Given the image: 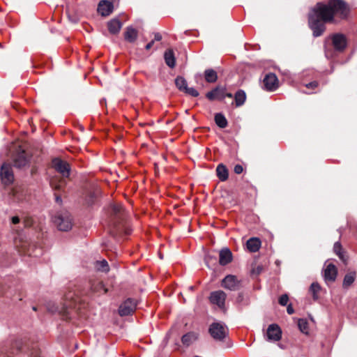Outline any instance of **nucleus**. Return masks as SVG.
I'll return each mask as SVG.
<instances>
[{
  "mask_svg": "<svg viewBox=\"0 0 357 357\" xmlns=\"http://www.w3.org/2000/svg\"><path fill=\"white\" fill-rule=\"evenodd\" d=\"M66 303L63 304V310L66 311L68 309L75 307L78 295L75 293L68 292L65 296Z\"/></svg>",
  "mask_w": 357,
  "mask_h": 357,
  "instance_id": "obj_19",
  "label": "nucleus"
},
{
  "mask_svg": "<svg viewBox=\"0 0 357 357\" xmlns=\"http://www.w3.org/2000/svg\"><path fill=\"white\" fill-rule=\"evenodd\" d=\"M198 338V335L195 332H189L183 335L181 337V342L184 346L188 347L196 341Z\"/></svg>",
  "mask_w": 357,
  "mask_h": 357,
  "instance_id": "obj_23",
  "label": "nucleus"
},
{
  "mask_svg": "<svg viewBox=\"0 0 357 357\" xmlns=\"http://www.w3.org/2000/svg\"><path fill=\"white\" fill-rule=\"evenodd\" d=\"M356 277V273L355 271H351L347 273L343 280V287L347 289L349 287H350L355 281Z\"/></svg>",
  "mask_w": 357,
  "mask_h": 357,
  "instance_id": "obj_27",
  "label": "nucleus"
},
{
  "mask_svg": "<svg viewBox=\"0 0 357 357\" xmlns=\"http://www.w3.org/2000/svg\"><path fill=\"white\" fill-rule=\"evenodd\" d=\"M282 334V329L278 324H270L266 330V340L270 342H278L281 340Z\"/></svg>",
  "mask_w": 357,
  "mask_h": 357,
  "instance_id": "obj_8",
  "label": "nucleus"
},
{
  "mask_svg": "<svg viewBox=\"0 0 357 357\" xmlns=\"http://www.w3.org/2000/svg\"><path fill=\"white\" fill-rule=\"evenodd\" d=\"M30 158L24 150L20 149L13 156L14 167L23 168L29 162Z\"/></svg>",
  "mask_w": 357,
  "mask_h": 357,
  "instance_id": "obj_6",
  "label": "nucleus"
},
{
  "mask_svg": "<svg viewBox=\"0 0 357 357\" xmlns=\"http://www.w3.org/2000/svg\"><path fill=\"white\" fill-rule=\"evenodd\" d=\"M227 294L222 290L212 291L209 296L211 303L216 305L220 310H224Z\"/></svg>",
  "mask_w": 357,
  "mask_h": 357,
  "instance_id": "obj_9",
  "label": "nucleus"
},
{
  "mask_svg": "<svg viewBox=\"0 0 357 357\" xmlns=\"http://www.w3.org/2000/svg\"><path fill=\"white\" fill-rule=\"evenodd\" d=\"M108 213L109 233L114 237L130 234V229L126 223V214L121 204H111L108 208Z\"/></svg>",
  "mask_w": 357,
  "mask_h": 357,
  "instance_id": "obj_2",
  "label": "nucleus"
},
{
  "mask_svg": "<svg viewBox=\"0 0 357 357\" xmlns=\"http://www.w3.org/2000/svg\"><path fill=\"white\" fill-rule=\"evenodd\" d=\"M154 44V40H151V42H149L146 46H145V49L149 50H150L153 45Z\"/></svg>",
  "mask_w": 357,
  "mask_h": 357,
  "instance_id": "obj_44",
  "label": "nucleus"
},
{
  "mask_svg": "<svg viewBox=\"0 0 357 357\" xmlns=\"http://www.w3.org/2000/svg\"><path fill=\"white\" fill-rule=\"evenodd\" d=\"M262 271V266H258L257 268L252 269V273L259 275Z\"/></svg>",
  "mask_w": 357,
  "mask_h": 357,
  "instance_id": "obj_41",
  "label": "nucleus"
},
{
  "mask_svg": "<svg viewBox=\"0 0 357 357\" xmlns=\"http://www.w3.org/2000/svg\"><path fill=\"white\" fill-rule=\"evenodd\" d=\"M289 297L287 294H283L279 298V303L282 306L287 305Z\"/></svg>",
  "mask_w": 357,
  "mask_h": 357,
  "instance_id": "obj_38",
  "label": "nucleus"
},
{
  "mask_svg": "<svg viewBox=\"0 0 357 357\" xmlns=\"http://www.w3.org/2000/svg\"><path fill=\"white\" fill-rule=\"evenodd\" d=\"M337 270L336 266L333 264L327 265L324 269V280L326 282H334L336 279Z\"/></svg>",
  "mask_w": 357,
  "mask_h": 357,
  "instance_id": "obj_15",
  "label": "nucleus"
},
{
  "mask_svg": "<svg viewBox=\"0 0 357 357\" xmlns=\"http://www.w3.org/2000/svg\"><path fill=\"white\" fill-rule=\"evenodd\" d=\"M96 268L100 271H102V272H108L109 268V265H108V263L107 261L105 260V259H103L102 261H97L96 262Z\"/></svg>",
  "mask_w": 357,
  "mask_h": 357,
  "instance_id": "obj_32",
  "label": "nucleus"
},
{
  "mask_svg": "<svg viewBox=\"0 0 357 357\" xmlns=\"http://www.w3.org/2000/svg\"><path fill=\"white\" fill-rule=\"evenodd\" d=\"M332 44L334 49L338 52H342L345 50L347 40L344 34L335 33L331 36Z\"/></svg>",
  "mask_w": 357,
  "mask_h": 357,
  "instance_id": "obj_11",
  "label": "nucleus"
},
{
  "mask_svg": "<svg viewBox=\"0 0 357 357\" xmlns=\"http://www.w3.org/2000/svg\"><path fill=\"white\" fill-rule=\"evenodd\" d=\"M349 8L343 0H328L327 3H317L311 10L308 24L314 37L321 36L326 30V23L335 22V17L346 19L349 14Z\"/></svg>",
  "mask_w": 357,
  "mask_h": 357,
  "instance_id": "obj_1",
  "label": "nucleus"
},
{
  "mask_svg": "<svg viewBox=\"0 0 357 357\" xmlns=\"http://www.w3.org/2000/svg\"><path fill=\"white\" fill-rule=\"evenodd\" d=\"M204 78L208 83H215L218 79V74L213 69L208 68L204 71Z\"/></svg>",
  "mask_w": 357,
  "mask_h": 357,
  "instance_id": "obj_28",
  "label": "nucleus"
},
{
  "mask_svg": "<svg viewBox=\"0 0 357 357\" xmlns=\"http://www.w3.org/2000/svg\"><path fill=\"white\" fill-rule=\"evenodd\" d=\"M233 259V255L231 250L225 248H222L219 253V263L222 266H226L229 264Z\"/></svg>",
  "mask_w": 357,
  "mask_h": 357,
  "instance_id": "obj_17",
  "label": "nucleus"
},
{
  "mask_svg": "<svg viewBox=\"0 0 357 357\" xmlns=\"http://www.w3.org/2000/svg\"><path fill=\"white\" fill-rule=\"evenodd\" d=\"M1 181L5 185H9L14 181V175L11 166L7 163H3L0 169Z\"/></svg>",
  "mask_w": 357,
  "mask_h": 357,
  "instance_id": "obj_10",
  "label": "nucleus"
},
{
  "mask_svg": "<svg viewBox=\"0 0 357 357\" xmlns=\"http://www.w3.org/2000/svg\"><path fill=\"white\" fill-rule=\"evenodd\" d=\"M321 289L320 285L317 282H313L310 287L309 291L314 300L318 298L317 294Z\"/></svg>",
  "mask_w": 357,
  "mask_h": 357,
  "instance_id": "obj_33",
  "label": "nucleus"
},
{
  "mask_svg": "<svg viewBox=\"0 0 357 357\" xmlns=\"http://www.w3.org/2000/svg\"><path fill=\"white\" fill-rule=\"evenodd\" d=\"M278 77L273 73L266 75L263 80L265 89L270 91H273L277 89L278 87Z\"/></svg>",
  "mask_w": 357,
  "mask_h": 357,
  "instance_id": "obj_12",
  "label": "nucleus"
},
{
  "mask_svg": "<svg viewBox=\"0 0 357 357\" xmlns=\"http://www.w3.org/2000/svg\"><path fill=\"white\" fill-rule=\"evenodd\" d=\"M53 222L61 231H67L72 228V218L68 211L57 213L53 218Z\"/></svg>",
  "mask_w": 357,
  "mask_h": 357,
  "instance_id": "obj_3",
  "label": "nucleus"
},
{
  "mask_svg": "<svg viewBox=\"0 0 357 357\" xmlns=\"http://www.w3.org/2000/svg\"><path fill=\"white\" fill-rule=\"evenodd\" d=\"M138 36L137 31L132 26H128L124 33V38L129 43H134Z\"/></svg>",
  "mask_w": 357,
  "mask_h": 357,
  "instance_id": "obj_22",
  "label": "nucleus"
},
{
  "mask_svg": "<svg viewBox=\"0 0 357 357\" xmlns=\"http://www.w3.org/2000/svg\"><path fill=\"white\" fill-rule=\"evenodd\" d=\"M29 357H40V356L38 355V351H36L34 354H33V353H32L31 356H29Z\"/></svg>",
  "mask_w": 357,
  "mask_h": 357,
  "instance_id": "obj_48",
  "label": "nucleus"
},
{
  "mask_svg": "<svg viewBox=\"0 0 357 357\" xmlns=\"http://www.w3.org/2000/svg\"><path fill=\"white\" fill-rule=\"evenodd\" d=\"M221 286L225 289L235 291L241 288V282L236 275H227L222 279Z\"/></svg>",
  "mask_w": 357,
  "mask_h": 357,
  "instance_id": "obj_5",
  "label": "nucleus"
},
{
  "mask_svg": "<svg viewBox=\"0 0 357 357\" xmlns=\"http://www.w3.org/2000/svg\"><path fill=\"white\" fill-rule=\"evenodd\" d=\"M333 250L341 260L344 261V255L342 252V245L340 242H335L333 246Z\"/></svg>",
  "mask_w": 357,
  "mask_h": 357,
  "instance_id": "obj_35",
  "label": "nucleus"
},
{
  "mask_svg": "<svg viewBox=\"0 0 357 357\" xmlns=\"http://www.w3.org/2000/svg\"><path fill=\"white\" fill-rule=\"evenodd\" d=\"M121 316H123V315H126V314H123V313H121L119 314Z\"/></svg>",
  "mask_w": 357,
  "mask_h": 357,
  "instance_id": "obj_52",
  "label": "nucleus"
},
{
  "mask_svg": "<svg viewBox=\"0 0 357 357\" xmlns=\"http://www.w3.org/2000/svg\"><path fill=\"white\" fill-rule=\"evenodd\" d=\"M298 327L300 331L305 335L309 334V324L305 319H299L298 320Z\"/></svg>",
  "mask_w": 357,
  "mask_h": 357,
  "instance_id": "obj_30",
  "label": "nucleus"
},
{
  "mask_svg": "<svg viewBox=\"0 0 357 357\" xmlns=\"http://www.w3.org/2000/svg\"><path fill=\"white\" fill-rule=\"evenodd\" d=\"M96 198V194L94 192H90L89 195L86 198V202L88 205H92L95 202V199Z\"/></svg>",
  "mask_w": 357,
  "mask_h": 357,
  "instance_id": "obj_37",
  "label": "nucleus"
},
{
  "mask_svg": "<svg viewBox=\"0 0 357 357\" xmlns=\"http://www.w3.org/2000/svg\"><path fill=\"white\" fill-rule=\"evenodd\" d=\"M11 221L13 224L15 225L20 222V218L17 216H14L12 218Z\"/></svg>",
  "mask_w": 357,
  "mask_h": 357,
  "instance_id": "obj_43",
  "label": "nucleus"
},
{
  "mask_svg": "<svg viewBox=\"0 0 357 357\" xmlns=\"http://www.w3.org/2000/svg\"><path fill=\"white\" fill-rule=\"evenodd\" d=\"M216 174L221 181H225L229 176L228 169L223 164H219L216 167Z\"/></svg>",
  "mask_w": 357,
  "mask_h": 357,
  "instance_id": "obj_24",
  "label": "nucleus"
},
{
  "mask_svg": "<svg viewBox=\"0 0 357 357\" xmlns=\"http://www.w3.org/2000/svg\"><path fill=\"white\" fill-rule=\"evenodd\" d=\"M162 39V36L160 33H155L154 34V39L153 40L155 41H160Z\"/></svg>",
  "mask_w": 357,
  "mask_h": 357,
  "instance_id": "obj_42",
  "label": "nucleus"
},
{
  "mask_svg": "<svg viewBox=\"0 0 357 357\" xmlns=\"http://www.w3.org/2000/svg\"><path fill=\"white\" fill-rule=\"evenodd\" d=\"M188 289H189L190 291H192L194 290V287H193V286H190V287H188Z\"/></svg>",
  "mask_w": 357,
  "mask_h": 357,
  "instance_id": "obj_50",
  "label": "nucleus"
},
{
  "mask_svg": "<svg viewBox=\"0 0 357 357\" xmlns=\"http://www.w3.org/2000/svg\"><path fill=\"white\" fill-rule=\"evenodd\" d=\"M261 241L258 238L252 237L247 241V249L251 252H257L261 247Z\"/></svg>",
  "mask_w": 357,
  "mask_h": 357,
  "instance_id": "obj_20",
  "label": "nucleus"
},
{
  "mask_svg": "<svg viewBox=\"0 0 357 357\" xmlns=\"http://www.w3.org/2000/svg\"><path fill=\"white\" fill-rule=\"evenodd\" d=\"M3 287L0 284V296L3 294Z\"/></svg>",
  "mask_w": 357,
  "mask_h": 357,
  "instance_id": "obj_49",
  "label": "nucleus"
},
{
  "mask_svg": "<svg viewBox=\"0 0 357 357\" xmlns=\"http://www.w3.org/2000/svg\"><path fill=\"white\" fill-rule=\"evenodd\" d=\"M211 336L216 341H223L229 334L227 326L222 322H213L208 328Z\"/></svg>",
  "mask_w": 357,
  "mask_h": 357,
  "instance_id": "obj_4",
  "label": "nucleus"
},
{
  "mask_svg": "<svg viewBox=\"0 0 357 357\" xmlns=\"http://www.w3.org/2000/svg\"><path fill=\"white\" fill-rule=\"evenodd\" d=\"M53 168L63 177L70 176V167L69 164L60 158H54L52 161Z\"/></svg>",
  "mask_w": 357,
  "mask_h": 357,
  "instance_id": "obj_7",
  "label": "nucleus"
},
{
  "mask_svg": "<svg viewBox=\"0 0 357 357\" xmlns=\"http://www.w3.org/2000/svg\"><path fill=\"white\" fill-rule=\"evenodd\" d=\"M56 202L57 203H61V202H62L61 198L59 196H56Z\"/></svg>",
  "mask_w": 357,
  "mask_h": 357,
  "instance_id": "obj_47",
  "label": "nucleus"
},
{
  "mask_svg": "<svg viewBox=\"0 0 357 357\" xmlns=\"http://www.w3.org/2000/svg\"><path fill=\"white\" fill-rule=\"evenodd\" d=\"M32 309H33V311H37L38 310V308L36 306H33Z\"/></svg>",
  "mask_w": 357,
  "mask_h": 357,
  "instance_id": "obj_51",
  "label": "nucleus"
},
{
  "mask_svg": "<svg viewBox=\"0 0 357 357\" xmlns=\"http://www.w3.org/2000/svg\"><path fill=\"white\" fill-rule=\"evenodd\" d=\"M214 120L217 126L220 128H225L228 125L227 119L222 113L215 114Z\"/></svg>",
  "mask_w": 357,
  "mask_h": 357,
  "instance_id": "obj_29",
  "label": "nucleus"
},
{
  "mask_svg": "<svg viewBox=\"0 0 357 357\" xmlns=\"http://www.w3.org/2000/svg\"><path fill=\"white\" fill-rule=\"evenodd\" d=\"M206 97L211 101L215 99L222 100L225 99V88L217 86L213 90L208 91L206 94Z\"/></svg>",
  "mask_w": 357,
  "mask_h": 357,
  "instance_id": "obj_16",
  "label": "nucleus"
},
{
  "mask_svg": "<svg viewBox=\"0 0 357 357\" xmlns=\"http://www.w3.org/2000/svg\"><path fill=\"white\" fill-rule=\"evenodd\" d=\"M175 84L176 87L178 89L181 91H184L186 88L188 87L187 81L183 77L178 76L175 79Z\"/></svg>",
  "mask_w": 357,
  "mask_h": 357,
  "instance_id": "obj_31",
  "label": "nucleus"
},
{
  "mask_svg": "<svg viewBox=\"0 0 357 357\" xmlns=\"http://www.w3.org/2000/svg\"><path fill=\"white\" fill-rule=\"evenodd\" d=\"M121 26L122 23L117 18L112 19L107 23L108 30L112 34L118 33L120 31Z\"/></svg>",
  "mask_w": 357,
  "mask_h": 357,
  "instance_id": "obj_21",
  "label": "nucleus"
},
{
  "mask_svg": "<svg viewBox=\"0 0 357 357\" xmlns=\"http://www.w3.org/2000/svg\"><path fill=\"white\" fill-rule=\"evenodd\" d=\"M287 312H294V308L291 304L287 305Z\"/></svg>",
  "mask_w": 357,
  "mask_h": 357,
  "instance_id": "obj_45",
  "label": "nucleus"
},
{
  "mask_svg": "<svg viewBox=\"0 0 357 357\" xmlns=\"http://www.w3.org/2000/svg\"><path fill=\"white\" fill-rule=\"evenodd\" d=\"M226 97H228V98H232L233 97V95L231 93H226L225 91V98Z\"/></svg>",
  "mask_w": 357,
  "mask_h": 357,
  "instance_id": "obj_46",
  "label": "nucleus"
},
{
  "mask_svg": "<svg viewBox=\"0 0 357 357\" xmlns=\"http://www.w3.org/2000/svg\"><path fill=\"white\" fill-rule=\"evenodd\" d=\"M183 92L192 97H197L199 96V92L193 87H187Z\"/></svg>",
  "mask_w": 357,
  "mask_h": 357,
  "instance_id": "obj_36",
  "label": "nucleus"
},
{
  "mask_svg": "<svg viewBox=\"0 0 357 357\" xmlns=\"http://www.w3.org/2000/svg\"><path fill=\"white\" fill-rule=\"evenodd\" d=\"M46 309L47 312H63L62 310H59V307L52 301H50L46 304Z\"/></svg>",
  "mask_w": 357,
  "mask_h": 357,
  "instance_id": "obj_34",
  "label": "nucleus"
},
{
  "mask_svg": "<svg viewBox=\"0 0 357 357\" xmlns=\"http://www.w3.org/2000/svg\"><path fill=\"white\" fill-rule=\"evenodd\" d=\"M318 84H318V82H317V81H313V82H310V83L307 84L305 85V86H306L307 88H308V89H315V88H317V87L318 86Z\"/></svg>",
  "mask_w": 357,
  "mask_h": 357,
  "instance_id": "obj_39",
  "label": "nucleus"
},
{
  "mask_svg": "<svg viewBox=\"0 0 357 357\" xmlns=\"http://www.w3.org/2000/svg\"><path fill=\"white\" fill-rule=\"evenodd\" d=\"M107 289L102 282L93 281L90 284V293L95 295H101L107 293Z\"/></svg>",
  "mask_w": 357,
  "mask_h": 357,
  "instance_id": "obj_18",
  "label": "nucleus"
},
{
  "mask_svg": "<svg viewBox=\"0 0 357 357\" xmlns=\"http://www.w3.org/2000/svg\"><path fill=\"white\" fill-rule=\"evenodd\" d=\"M164 59L166 64L171 68H173L176 65V59L172 50H167L165 52Z\"/></svg>",
  "mask_w": 357,
  "mask_h": 357,
  "instance_id": "obj_25",
  "label": "nucleus"
},
{
  "mask_svg": "<svg viewBox=\"0 0 357 357\" xmlns=\"http://www.w3.org/2000/svg\"><path fill=\"white\" fill-rule=\"evenodd\" d=\"M137 305V300L129 298L120 305L118 312H135L138 309Z\"/></svg>",
  "mask_w": 357,
  "mask_h": 357,
  "instance_id": "obj_13",
  "label": "nucleus"
},
{
  "mask_svg": "<svg viewBox=\"0 0 357 357\" xmlns=\"http://www.w3.org/2000/svg\"><path fill=\"white\" fill-rule=\"evenodd\" d=\"M234 172L236 174H241L243 172V167L241 165H236L234 166Z\"/></svg>",
  "mask_w": 357,
  "mask_h": 357,
  "instance_id": "obj_40",
  "label": "nucleus"
},
{
  "mask_svg": "<svg viewBox=\"0 0 357 357\" xmlns=\"http://www.w3.org/2000/svg\"><path fill=\"white\" fill-rule=\"evenodd\" d=\"M113 3L109 1L101 0L98 6V12L102 16H108L113 11Z\"/></svg>",
  "mask_w": 357,
  "mask_h": 357,
  "instance_id": "obj_14",
  "label": "nucleus"
},
{
  "mask_svg": "<svg viewBox=\"0 0 357 357\" xmlns=\"http://www.w3.org/2000/svg\"><path fill=\"white\" fill-rule=\"evenodd\" d=\"M235 105L236 107L242 106L246 100V94L243 90H238L234 95Z\"/></svg>",
  "mask_w": 357,
  "mask_h": 357,
  "instance_id": "obj_26",
  "label": "nucleus"
}]
</instances>
